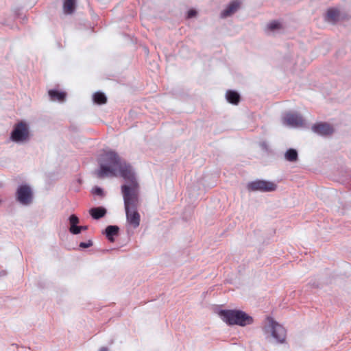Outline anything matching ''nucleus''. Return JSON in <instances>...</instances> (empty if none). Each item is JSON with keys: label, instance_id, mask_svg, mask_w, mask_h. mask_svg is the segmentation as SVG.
<instances>
[{"label": "nucleus", "instance_id": "obj_7", "mask_svg": "<svg viewBox=\"0 0 351 351\" xmlns=\"http://www.w3.org/2000/svg\"><path fill=\"white\" fill-rule=\"evenodd\" d=\"M312 130L314 132L322 136L330 135L334 132V129L332 125L329 123L323 122L313 125Z\"/></svg>", "mask_w": 351, "mask_h": 351}, {"label": "nucleus", "instance_id": "obj_23", "mask_svg": "<svg viewBox=\"0 0 351 351\" xmlns=\"http://www.w3.org/2000/svg\"><path fill=\"white\" fill-rule=\"evenodd\" d=\"M128 222L134 228H136L139 226V221H128Z\"/></svg>", "mask_w": 351, "mask_h": 351}, {"label": "nucleus", "instance_id": "obj_19", "mask_svg": "<svg viewBox=\"0 0 351 351\" xmlns=\"http://www.w3.org/2000/svg\"><path fill=\"white\" fill-rule=\"evenodd\" d=\"M93 100L97 104H104L107 101V98L104 93L97 92L93 95Z\"/></svg>", "mask_w": 351, "mask_h": 351}, {"label": "nucleus", "instance_id": "obj_17", "mask_svg": "<svg viewBox=\"0 0 351 351\" xmlns=\"http://www.w3.org/2000/svg\"><path fill=\"white\" fill-rule=\"evenodd\" d=\"M75 8V0H64L63 10L65 14H72Z\"/></svg>", "mask_w": 351, "mask_h": 351}, {"label": "nucleus", "instance_id": "obj_4", "mask_svg": "<svg viewBox=\"0 0 351 351\" xmlns=\"http://www.w3.org/2000/svg\"><path fill=\"white\" fill-rule=\"evenodd\" d=\"M267 327L271 334L272 337L276 340V343H283L285 342L287 332L285 328L276 322L271 317H267Z\"/></svg>", "mask_w": 351, "mask_h": 351}, {"label": "nucleus", "instance_id": "obj_2", "mask_svg": "<svg viewBox=\"0 0 351 351\" xmlns=\"http://www.w3.org/2000/svg\"><path fill=\"white\" fill-rule=\"evenodd\" d=\"M121 162L119 156L115 152H106L100 159V169L97 173L98 178L117 176V169Z\"/></svg>", "mask_w": 351, "mask_h": 351}, {"label": "nucleus", "instance_id": "obj_3", "mask_svg": "<svg viewBox=\"0 0 351 351\" xmlns=\"http://www.w3.org/2000/svg\"><path fill=\"white\" fill-rule=\"evenodd\" d=\"M219 315L229 325L245 326L253 322L252 317L241 310H221Z\"/></svg>", "mask_w": 351, "mask_h": 351}, {"label": "nucleus", "instance_id": "obj_14", "mask_svg": "<svg viewBox=\"0 0 351 351\" xmlns=\"http://www.w3.org/2000/svg\"><path fill=\"white\" fill-rule=\"evenodd\" d=\"M89 213L93 219H99L105 216L106 213V210L102 207H97L91 208L89 210Z\"/></svg>", "mask_w": 351, "mask_h": 351}, {"label": "nucleus", "instance_id": "obj_25", "mask_svg": "<svg viewBox=\"0 0 351 351\" xmlns=\"http://www.w3.org/2000/svg\"><path fill=\"white\" fill-rule=\"evenodd\" d=\"M68 219H79L75 215L72 214L69 216Z\"/></svg>", "mask_w": 351, "mask_h": 351}, {"label": "nucleus", "instance_id": "obj_10", "mask_svg": "<svg viewBox=\"0 0 351 351\" xmlns=\"http://www.w3.org/2000/svg\"><path fill=\"white\" fill-rule=\"evenodd\" d=\"M119 228L117 226H108L104 231L106 237L110 242L114 241V237L119 234Z\"/></svg>", "mask_w": 351, "mask_h": 351}, {"label": "nucleus", "instance_id": "obj_21", "mask_svg": "<svg viewBox=\"0 0 351 351\" xmlns=\"http://www.w3.org/2000/svg\"><path fill=\"white\" fill-rule=\"evenodd\" d=\"M276 188L277 185L274 182L265 181V191H274Z\"/></svg>", "mask_w": 351, "mask_h": 351}, {"label": "nucleus", "instance_id": "obj_15", "mask_svg": "<svg viewBox=\"0 0 351 351\" xmlns=\"http://www.w3.org/2000/svg\"><path fill=\"white\" fill-rule=\"evenodd\" d=\"M71 226L69 228L70 232L73 234H77L81 232L82 230L87 229L86 226H79V221H70Z\"/></svg>", "mask_w": 351, "mask_h": 351}, {"label": "nucleus", "instance_id": "obj_11", "mask_svg": "<svg viewBox=\"0 0 351 351\" xmlns=\"http://www.w3.org/2000/svg\"><path fill=\"white\" fill-rule=\"evenodd\" d=\"M340 18V12L336 8H329L326 14V20L328 22L335 23Z\"/></svg>", "mask_w": 351, "mask_h": 351}, {"label": "nucleus", "instance_id": "obj_5", "mask_svg": "<svg viewBox=\"0 0 351 351\" xmlns=\"http://www.w3.org/2000/svg\"><path fill=\"white\" fill-rule=\"evenodd\" d=\"M17 201L25 206L29 205L33 202L34 194L32 188L27 184L19 186L16 190Z\"/></svg>", "mask_w": 351, "mask_h": 351}, {"label": "nucleus", "instance_id": "obj_1", "mask_svg": "<svg viewBox=\"0 0 351 351\" xmlns=\"http://www.w3.org/2000/svg\"><path fill=\"white\" fill-rule=\"evenodd\" d=\"M118 171L120 176L129 184L121 186L127 219H140V215L137 211L139 204V186L132 167L125 162H121Z\"/></svg>", "mask_w": 351, "mask_h": 351}, {"label": "nucleus", "instance_id": "obj_9", "mask_svg": "<svg viewBox=\"0 0 351 351\" xmlns=\"http://www.w3.org/2000/svg\"><path fill=\"white\" fill-rule=\"evenodd\" d=\"M241 2L235 0L230 2L228 7L221 12L222 18H226L235 13L240 8Z\"/></svg>", "mask_w": 351, "mask_h": 351}, {"label": "nucleus", "instance_id": "obj_18", "mask_svg": "<svg viewBox=\"0 0 351 351\" xmlns=\"http://www.w3.org/2000/svg\"><path fill=\"white\" fill-rule=\"evenodd\" d=\"M285 157L289 162H295L298 160V152L295 149H289L286 152Z\"/></svg>", "mask_w": 351, "mask_h": 351}, {"label": "nucleus", "instance_id": "obj_12", "mask_svg": "<svg viewBox=\"0 0 351 351\" xmlns=\"http://www.w3.org/2000/svg\"><path fill=\"white\" fill-rule=\"evenodd\" d=\"M226 97L229 103L234 105H237L241 99L239 94L237 91L232 90H228L226 92Z\"/></svg>", "mask_w": 351, "mask_h": 351}, {"label": "nucleus", "instance_id": "obj_20", "mask_svg": "<svg viewBox=\"0 0 351 351\" xmlns=\"http://www.w3.org/2000/svg\"><path fill=\"white\" fill-rule=\"evenodd\" d=\"M282 28V25L280 22L277 21H274L269 23L267 25V29L270 31H275L278 29H280Z\"/></svg>", "mask_w": 351, "mask_h": 351}, {"label": "nucleus", "instance_id": "obj_16", "mask_svg": "<svg viewBox=\"0 0 351 351\" xmlns=\"http://www.w3.org/2000/svg\"><path fill=\"white\" fill-rule=\"evenodd\" d=\"M247 189L249 191L263 190V180H256L247 184Z\"/></svg>", "mask_w": 351, "mask_h": 351}, {"label": "nucleus", "instance_id": "obj_22", "mask_svg": "<svg viewBox=\"0 0 351 351\" xmlns=\"http://www.w3.org/2000/svg\"><path fill=\"white\" fill-rule=\"evenodd\" d=\"M93 245V242L90 240H88L87 242H81L80 243V247L81 248H88Z\"/></svg>", "mask_w": 351, "mask_h": 351}, {"label": "nucleus", "instance_id": "obj_24", "mask_svg": "<svg viewBox=\"0 0 351 351\" xmlns=\"http://www.w3.org/2000/svg\"><path fill=\"white\" fill-rule=\"evenodd\" d=\"M197 14V12L195 10H190L188 12V18H192L195 16Z\"/></svg>", "mask_w": 351, "mask_h": 351}, {"label": "nucleus", "instance_id": "obj_13", "mask_svg": "<svg viewBox=\"0 0 351 351\" xmlns=\"http://www.w3.org/2000/svg\"><path fill=\"white\" fill-rule=\"evenodd\" d=\"M48 93L51 100L58 101H64L66 95V93L56 90H49Z\"/></svg>", "mask_w": 351, "mask_h": 351}, {"label": "nucleus", "instance_id": "obj_8", "mask_svg": "<svg viewBox=\"0 0 351 351\" xmlns=\"http://www.w3.org/2000/svg\"><path fill=\"white\" fill-rule=\"evenodd\" d=\"M285 124L293 127H300L304 125V119L298 114L288 113L284 117Z\"/></svg>", "mask_w": 351, "mask_h": 351}, {"label": "nucleus", "instance_id": "obj_26", "mask_svg": "<svg viewBox=\"0 0 351 351\" xmlns=\"http://www.w3.org/2000/svg\"><path fill=\"white\" fill-rule=\"evenodd\" d=\"M95 193L97 195H101L102 193V190L100 188H97L95 189Z\"/></svg>", "mask_w": 351, "mask_h": 351}, {"label": "nucleus", "instance_id": "obj_6", "mask_svg": "<svg viewBox=\"0 0 351 351\" xmlns=\"http://www.w3.org/2000/svg\"><path fill=\"white\" fill-rule=\"evenodd\" d=\"M29 138V130L27 124L20 122L16 124L11 133L10 138L14 142L25 141Z\"/></svg>", "mask_w": 351, "mask_h": 351}, {"label": "nucleus", "instance_id": "obj_27", "mask_svg": "<svg viewBox=\"0 0 351 351\" xmlns=\"http://www.w3.org/2000/svg\"><path fill=\"white\" fill-rule=\"evenodd\" d=\"M99 351H108V349L106 347H101Z\"/></svg>", "mask_w": 351, "mask_h": 351}]
</instances>
